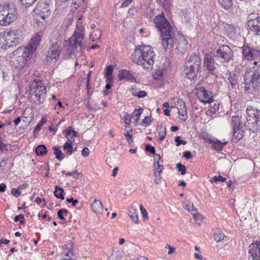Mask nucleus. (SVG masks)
<instances>
[{"instance_id":"obj_1","label":"nucleus","mask_w":260,"mask_h":260,"mask_svg":"<svg viewBox=\"0 0 260 260\" xmlns=\"http://www.w3.org/2000/svg\"><path fill=\"white\" fill-rule=\"evenodd\" d=\"M154 52L150 46H138L135 49L132 59L133 62L144 69H151L154 63Z\"/></svg>"},{"instance_id":"obj_2","label":"nucleus","mask_w":260,"mask_h":260,"mask_svg":"<svg viewBox=\"0 0 260 260\" xmlns=\"http://www.w3.org/2000/svg\"><path fill=\"white\" fill-rule=\"evenodd\" d=\"M156 27L160 33L163 47L166 50L174 47V42L171 35L172 31L169 22L163 14L156 16L154 19Z\"/></svg>"},{"instance_id":"obj_3","label":"nucleus","mask_w":260,"mask_h":260,"mask_svg":"<svg viewBox=\"0 0 260 260\" xmlns=\"http://www.w3.org/2000/svg\"><path fill=\"white\" fill-rule=\"evenodd\" d=\"M246 129L253 132L260 130V110L248 106L246 108Z\"/></svg>"},{"instance_id":"obj_4","label":"nucleus","mask_w":260,"mask_h":260,"mask_svg":"<svg viewBox=\"0 0 260 260\" xmlns=\"http://www.w3.org/2000/svg\"><path fill=\"white\" fill-rule=\"evenodd\" d=\"M201 69V59L199 54L192 53L185 63L184 70L186 76L189 79H193Z\"/></svg>"},{"instance_id":"obj_5","label":"nucleus","mask_w":260,"mask_h":260,"mask_svg":"<svg viewBox=\"0 0 260 260\" xmlns=\"http://www.w3.org/2000/svg\"><path fill=\"white\" fill-rule=\"evenodd\" d=\"M29 50L24 47H19L13 51L11 57V62L15 68L21 69L26 64L27 58L31 54Z\"/></svg>"},{"instance_id":"obj_6","label":"nucleus","mask_w":260,"mask_h":260,"mask_svg":"<svg viewBox=\"0 0 260 260\" xmlns=\"http://www.w3.org/2000/svg\"><path fill=\"white\" fill-rule=\"evenodd\" d=\"M17 13V10L13 6L0 5V25H6L14 22Z\"/></svg>"},{"instance_id":"obj_7","label":"nucleus","mask_w":260,"mask_h":260,"mask_svg":"<svg viewBox=\"0 0 260 260\" xmlns=\"http://www.w3.org/2000/svg\"><path fill=\"white\" fill-rule=\"evenodd\" d=\"M231 126L233 131V137L232 141L236 142L242 139L246 126V122H244L242 117L239 116H233L232 118Z\"/></svg>"},{"instance_id":"obj_8","label":"nucleus","mask_w":260,"mask_h":260,"mask_svg":"<svg viewBox=\"0 0 260 260\" xmlns=\"http://www.w3.org/2000/svg\"><path fill=\"white\" fill-rule=\"evenodd\" d=\"M28 91L30 95H35L39 104L43 103L45 99L47 90L42 81L35 79L29 83Z\"/></svg>"},{"instance_id":"obj_9","label":"nucleus","mask_w":260,"mask_h":260,"mask_svg":"<svg viewBox=\"0 0 260 260\" xmlns=\"http://www.w3.org/2000/svg\"><path fill=\"white\" fill-rule=\"evenodd\" d=\"M18 35L14 30H7L0 34V48L7 49L16 46L19 43Z\"/></svg>"},{"instance_id":"obj_10","label":"nucleus","mask_w":260,"mask_h":260,"mask_svg":"<svg viewBox=\"0 0 260 260\" xmlns=\"http://www.w3.org/2000/svg\"><path fill=\"white\" fill-rule=\"evenodd\" d=\"M254 66L252 69L253 72L250 79L249 78V73L246 72L244 75L245 84L249 85L254 90H258L260 89V63L258 61L253 62Z\"/></svg>"},{"instance_id":"obj_11","label":"nucleus","mask_w":260,"mask_h":260,"mask_svg":"<svg viewBox=\"0 0 260 260\" xmlns=\"http://www.w3.org/2000/svg\"><path fill=\"white\" fill-rule=\"evenodd\" d=\"M34 13L35 16L40 17L44 20L50 14V1L40 0L34 10Z\"/></svg>"},{"instance_id":"obj_12","label":"nucleus","mask_w":260,"mask_h":260,"mask_svg":"<svg viewBox=\"0 0 260 260\" xmlns=\"http://www.w3.org/2000/svg\"><path fill=\"white\" fill-rule=\"evenodd\" d=\"M243 59L251 60L254 57L260 56V50L250 47L248 45H244L242 49Z\"/></svg>"},{"instance_id":"obj_13","label":"nucleus","mask_w":260,"mask_h":260,"mask_svg":"<svg viewBox=\"0 0 260 260\" xmlns=\"http://www.w3.org/2000/svg\"><path fill=\"white\" fill-rule=\"evenodd\" d=\"M213 55L217 60L221 62H226L228 61V46L223 45L219 47L214 52Z\"/></svg>"},{"instance_id":"obj_14","label":"nucleus","mask_w":260,"mask_h":260,"mask_svg":"<svg viewBox=\"0 0 260 260\" xmlns=\"http://www.w3.org/2000/svg\"><path fill=\"white\" fill-rule=\"evenodd\" d=\"M61 51V48L58 45L57 43L56 42H52L48 52L47 61H49V58L56 59L59 57Z\"/></svg>"},{"instance_id":"obj_15","label":"nucleus","mask_w":260,"mask_h":260,"mask_svg":"<svg viewBox=\"0 0 260 260\" xmlns=\"http://www.w3.org/2000/svg\"><path fill=\"white\" fill-rule=\"evenodd\" d=\"M204 67L207 71V73L216 75L214 59L211 56L208 54H206L204 58Z\"/></svg>"},{"instance_id":"obj_16","label":"nucleus","mask_w":260,"mask_h":260,"mask_svg":"<svg viewBox=\"0 0 260 260\" xmlns=\"http://www.w3.org/2000/svg\"><path fill=\"white\" fill-rule=\"evenodd\" d=\"M197 96L200 101L204 103H210L213 101L212 96L209 95L203 87L199 88L197 92Z\"/></svg>"},{"instance_id":"obj_17","label":"nucleus","mask_w":260,"mask_h":260,"mask_svg":"<svg viewBox=\"0 0 260 260\" xmlns=\"http://www.w3.org/2000/svg\"><path fill=\"white\" fill-rule=\"evenodd\" d=\"M249 253L253 260H260V242H256L250 245Z\"/></svg>"},{"instance_id":"obj_18","label":"nucleus","mask_w":260,"mask_h":260,"mask_svg":"<svg viewBox=\"0 0 260 260\" xmlns=\"http://www.w3.org/2000/svg\"><path fill=\"white\" fill-rule=\"evenodd\" d=\"M78 47L80 48V50L81 49V46L80 45H77L76 43H74L73 41H71V39H70L66 46L67 53L64 55L63 58L66 59L70 58L72 53L76 50H77Z\"/></svg>"},{"instance_id":"obj_19","label":"nucleus","mask_w":260,"mask_h":260,"mask_svg":"<svg viewBox=\"0 0 260 260\" xmlns=\"http://www.w3.org/2000/svg\"><path fill=\"white\" fill-rule=\"evenodd\" d=\"M41 37L39 35L34 36L29 42V45L28 47H26L29 50L30 54H32L36 50L37 46L40 44Z\"/></svg>"},{"instance_id":"obj_20","label":"nucleus","mask_w":260,"mask_h":260,"mask_svg":"<svg viewBox=\"0 0 260 260\" xmlns=\"http://www.w3.org/2000/svg\"><path fill=\"white\" fill-rule=\"evenodd\" d=\"M66 138L68 139V141L73 142L75 139L74 137H78V133L77 132L73 130L72 126H69L65 131L63 132Z\"/></svg>"},{"instance_id":"obj_21","label":"nucleus","mask_w":260,"mask_h":260,"mask_svg":"<svg viewBox=\"0 0 260 260\" xmlns=\"http://www.w3.org/2000/svg\"><path fill=\"white\" fill-rule=\"evenodd\" d=\"M240 75V74L239 71H235L233 72H230V77H229V80H230L233 88L238 87V82Z\"/></svg>"},{"instance_id":"obj_22","label":"nucleus","mask_w":260,"mask_h":260,"mask_svg":"<svg viewBox=\"0 0 260 260\" xmlns=\"http://www.w3.org/2000/svg\"><path fill=\"white\" fill-rule=\"evenodd\" d=\"M92 211L95 213L100 214L103 211V205L102 203L96 199H95L91 205Z\"/></svg>"},{"instance_id":"obj_23","label":"nucleus","mask_w":260,"mask_h":260,"mask_svg":"<svg viewBox=\"0 0 260 260\" xmlns=\"http://www.w3.org/2000/svg\"><path fill=\"white\" fill-rule=\"evenodd\" d=\"M83 34L81 32L75 31L74 35L70 38L71 41H73L74 43H77V45H82V41L83 39Z\"/></svg>"},{"instance_id":"obj_24","label":"nucleus","mask_w":260,"mask_h":260,"mask_svg":"<svg viewBox=\"0 0 260 260\" xmlns=\"http://www.w3.org/2000/svg\"><path fill=\"white\" fill-rule=\"evenodd\" d=\"M118 77L119 80H122L124 79L133 80L135 79L134 76L128 71L126 70L120 71L118 75Z\"/></svg>"},{"instance_id":"obj_25","label":"nucleus","mask_w":260,"mask_h":260,"mask_svg":"<svg viewBox=\"0 0 260 260\" xmlns=\"http://www.w3.org/2000/svg\"><path fill=\"white\" fill-rule=\"evenodd\" d=\"M182 106V107L180 108L178 110V114L180 117L181 119L183 121H185L187 118V108L184 102H183L182 105H181L180 106L181 107Z\"/></svg>"},{"instance_id":"obj_26","label":"nucleus","mask_w":260,"mask_h":260,"mask_svg":"<svg viewBox=\"0 0 260 260\" xmlns=\"http://www.w3.org/2000/svg\"><path fill=\"white\" fill-rule=\"evenodd\" d=\"M157 130L158 132V139L160 141H163L166 136V128L165 126L162 124H160L157 127Z\"/></svg>"},{"instance_id":"obj_27","label":"nucleus","mask_w":260,"mask_h":260,"mask_svg":"<svg viewBox=\"0 0 260 260\" xmlns=\"http://www.w3.org/2000/svg\"><path fill=\"white\" fill-rule=\"evenodd\" d=\"M55 190L54 191V196L58 199L63 200L64 199L63 193L64 190L63 188L60 187L57 185L55 186Z\"/></svg>"},{"instance_id":"obj_28","label":"nucleus","mask_w":260,"mask_h":260,"mask_svg":"<svg viewBox=\"0 0 260 260\" xmlns=\"http://www.w3.org/2000/svg\"><path fill=\"white\" fill-rule=\"evenodd\" d=\"M35 151L38 156H44L47 153V149L44 145H40L36 147Z\"/></svg>"},{"instance_id":"obj_29","label":"nucleus","mask_w":260,"mask_h":260,"mask_svg":"<svg viewBox=\"0 0 260 260\" xmlns=\"http://www.w3.org/2000/svg\"><path fill=\"white\" fill-rule=\"evenodd\" d=\"M225 235L219 229L216 230L213 233V238L217 242L224 239Z\"/></svg>"},{"instance_id":"obj_30","label":"nucleus","mask_w":260,"mask_h":260,"mask_svg":"<svg viewBox=\"0 0 260 260\" xmlns=\"http://www.w3.org/2000/svg\"><path fill=\"white\" fill-rule=\"evenodd\" d=\"M252 22H247L248 26L250 30L254 32V34L257 36H260V25L252 24Z\"/></svg>"},{"instance_id":"obj_31","label":"nucleus","mask_w":260,"mask_h":260,"mask_svg":"<svg viewBox=\"0 0 260 260\" xmlns=\"http://www.w3.org/2000/svg\"><path fill=\"white\" fill-rule=\"evenodd\" d=\"M128 215L129 218L132 219V221L135 222V223L138 222V214L136 212V209L132 207L128 210Z\"/></svg>"},{"instance_id":"obj_32","label":"nucleus","mask_w":260,"mask_h":260,"mask_svg":"<svg viewBox=\"0 0 260 260\" xmlns=\"http://www.w3.org/2000/svg\"><path fill=\"white\" fill-rule=\"evenodd\" d=\"M226 142L221 143L220 141L217 140L216 141H213L212 144V148L213 149L220 151L222 150L223 146L225 145Z\"/></svg>"},{"instance_id":"obj_33","label":"nucleus","mask_w":260,"mask_h":260,"mask_svg":"<svg viewBox=\"0 0 260 260\" xmlns=\"http://www.w3.org/2000/svg\"><path fill=\"white\" fill-rule=\"evenodd\" d=\"M102 35L101 31L99 29H96L93 30L90 35L91 40L93 42L98 41L100 40Z\"/></svg>"},{"instance_id":"obj_34","label":"nucleus","mask_w":260,"mask_h":260,"mask_svg":"<svg viewBox=\"0 0 260 260\" xmlns=\"http://www.w3.org/2000/svg\"><path fill=\"white\" fill-rule=\"evenodd\" d=\"M239 30L238 28H236L233 25H229V38L233 39L236 37V32Z\"/></svg>"},{"instance_id":"obj_35","label":"nucleus","mask_w":260,"mask_h":260,"mask_svg":"<svg viewBox=\"0 0 260 260\" xmlns=\"http://www.w3.org/2000/svg\"><path fill=\"white\" fill-rule=\"evenodd\" d=\"M52 149L53 150V153L56 156V158L58 160H61L64 158V155L61 151V150L59 149L58 147L54 146L52 148Z\"/></svg>"},{"instance_id":"obj_36","label":"nucleus","mask_w":260,"mask_h":260,"mask_svg":"<svg viewBox=\"0 0 260 260\" xmlns=\"http://www.w3.org/2000/svg\"><path fill=\"white\" fill-rule=\"evenodd\" d=\"M143 111V109L142 108H140L138 110L135 109L134 111L133 114V116L135 117V125H137L138 123V121L139 120L140 115L142 113Z\"/></svg>"},{"instance_id":"obj_37","label":"nucleus","mask_w":260,"mask_h":260,"mask_svg":"<svg viewBox=\"0 0 260 260\" xmlns=\"http://www.w3.org/2000/svg\"><path fill=\"white\" fill-rule=\"evenodd\" d=\"M179 46H182L183 49H184L188 45V41L186 38L183 35H180L179 38Z\"/></svg>"},{"instance_id":"obj_38","label":"nucleus","mask_w":260,"mask_h":260,"mask_svg":"<svg viewBox=\"0 0 260 260\" xmlns=\"http://www.w3.org/2000/svg\"><path fill=\"white\" fill-rule=\"evenodd\" d=\"M65 253V254L63 255V258L66 260H73V257L74 256L75 254L73 251V249H72L71 250H68Z\"/></svg>"},{"instance_id":"obj_39","label":"nucleus","mask_w":260,"mask_h":260,"mask_svg":"<svg viewBox=\"0 0 260 260\" xmlns=\"http://www.w3.org/2000/svg\"><path fill=\"white\" fill-rule=\"evenodd\" d=\"M74 246V243L72 241L69 240L67 241L66 243L62 246V249L63 251H66L68 250H71L72 249H73Z\"/></svg>"},{"instance_id":"obj_40","label":"nucleus","mask_w":260,"mask_h":260,"mask_svg":"<svg viewBox=\"0 0 260 260\" xmlns=\"http://www.w3.org/2000/svg\"><path fill=\"white\" fill-rule=\"evenodd\" d=\"M113 68L112 66H108L105 70V76L106 77V79H112L111 75L113 73Z\"/></svg>"},{"instance_id":"obj_41","label":"nucleus","mask_w":260,"mask_h":260,"mask_svg":"<svg viewBox=\"0 0 260 260\" xmlns=\"http://www.w3.org/2000/svg\"><path fill=\"white\" fill-rule=\"evenodd\" d=\"M68 212V210L65 209H61L59 210L57 212L58 218L61 220L64 219V216H66L67 215Z\"/></svg>"},{"instance_id":"obj_42","label":"nucleus","mask_w":260,"mask_h":260,"mask_svg":"<svg viewBox=\"0 0 260 260\" xmlns=\"http://www.w3.org/2000/svg\"><path fill=\"white\" fill-rule=\"evenodd\" d=\"M132 129H131L129 131H126L124 133V135L125 137L126 140L127 141L128 143L130 144H131V143L133 142V140L132 139L133 135L132 134Z\"/></svg>"},{"instance_id":"obj_43","label":"nucleus","mask_w":260,"mask_h":260,"mask_svg":"<svg viewBox=\"0 0 260 260\" xmlns=\"http://www.w3.org/2000/svg\"><path fill=\"white\" fill-rule=\"evenodd\" d=\"M193 219L196 221V223L198 224H201L202 222L203 216L200 214L196 213H192Z\"/></svg>"},{"instance_id":"obj_44","label":"nucleus","mask_w":260,"mask_h":260,"mask_svg":"<svg viewBox=\"0 0 260 260\" xmlns=\"http://www.w3.org/2000/svg\"><path fill=\"white\" fill-rule=\"evenodd\" d=\"M161 3L165 11L168 12L170 10L172 6L171 0H162Z\"/></svg>"},{"instance_id":"obj_45","label":"nucleus","mask_w":260,"mask_h":260,"mask_svg":"<svg viewBox=\"0 0 260 260\" xmlns=\"http://www.w3.org/2000/svg\"><path fill=\"white\" fill-rule=\"evenodd\" d=\"M46 121L47 120L45 117L42 118L39 123L36 125L34 132L35 133H37L40 131L41 127L46 122Z\"/></svg>"},{"instance_id":"obj_46","label":"nucleus","mask_w":260,"mask_h":260,"mask_svg":"<svg viewBox=\"0 0 260 260\" xmlns=\"http://www.w3.org/2000/svg\"><path fill=\"white\" fill-rule=\"evenodd\" d=\"M184 209L187 210L188 212H190L191 213L192 212L196 213L197 211V209L196 207H194L192 203H189L188 204H186L184 207Z\"/></svg>"},{"instance_id":"obj_47","label":"nucleus","mask_w":260,"mask_h":260,"mask_svg":"<svg viewBox=\"0 0 260 260\" xmlns=\"http://www.w3.org/2000/svg\"><path fill=\"white\" fill-rule=\"evenodd\" d=\"M123 120L126 124V126H128L129 125L131 120L132 119V116L128 114V113H125L124 116H123Z\"/></svg>"},{"instance_id":"obj_48","label":"nucleus","mask_w":260,"mask_h":260,"mask_svg":"<svg viewBox=\"0 0 260 260\" xmlns=\"http://www.w3.org/2000/svg\"><path fill=\"white\" fill-rule=\"evenodd\" d=\"M37 0H19L21 4L25 7H28L32 5Z\"/></svg>"},{"instance_id":"obj_49","label":"nucleus","mask_w":260,"mask_h":260,"mask_svg":"<svg viewBox=\"0 0 260 260\" xmlns=\"http://www.w3.org/2000/svg\"><path fill=\"white\" fill-rule=\"evenodd\" d=\"M176 168L178 169V171L180 172L181 175H183L186 173V168L185 166L183 165L181 163L177 164Z\"/></svg>"},{"instance_id":"obj_50","label":"nucleus","mask_w":260,"mask_h":260,"mask_svg":"<svg viewBox=\"0 0 260 260\" xmlns=\"http://www.w3.org/2000/svg\"><path fill=\"white\" fill-rule=\"evenodd\" d=\"M8 150V145L4 143L3 139L0 137V151L3 152Z\"/></svg>"},{"instance_id":"obj_51","label":"nucleus","mask_w":260,"mask_h":260,"mask_svg":"<svg viewBox=\"0 0 260 260\" xmlns=\"http://www.w3.org/2000/svg\"><path fill=\"white\" fill-rule=\"evenodd\" d=\"M153 165H154V172L161 173L164 169L163 165L159 164V163L155 164Z\"/></svg>"},{"instance_id":"obj_52","label":"nucleus","mask_w":260,"mask_h":260,"mask_svg":"<svg viewBox=\"0 0 260 260\" xmlns=\"http://www.w3.org/2000/svg\"><path fill=\"white\" fill-rule=\"evenodd\" d=\"M202 138L205 141L208 142L210 144H212L213 141L211 139V136L207 133H203L202 134Z\"/></svg>"},{"instance_id":"obj_53","label":"nucleus","mask_w":260,"mask_h":260,"mask_svg":"<svg viewBox=\"0 0 260 260\" xmlns=\"http://www.w3.org/2000/svg\"><path fill=\"white\" fill-rule=\"evenodd\" d=\"M24 218V216L23 214H19L15 217L14 221L15 222L19 221L20 223L23 224L24 223V220H23Z\"/></svg>"},{"instance_id":"obj_54","label":"nucleus","mask_w":260,"mask_h":260,"mask_svg":"<svg viewBox=\"0 0 260 260\" xmlns=\"http://www.w3.org/2000/svg\"><path fill=\"white\" fill-rule=\"evenodd\" d=\"M181 137L179 136H177L175 139V141L176 143V146H179L180 145H185L187 142L185 141L182 140L180 139Z\"/></svg>"},{"instance_id":"obj_55","label":"nucleus","mask_w":260,"mask_h":260,"mask_svg":"<svg viewBox=\"0 0 260 260\" xmlns=\"http://www.w3.org/2000/svg\"><path fill=\"white\" fill-rule=\"evenodd\" d=\"M145 150L147 152H149L152 154H155V148L153 146H152L149 144L146 145Z\"/></svg>"},{"instance_id":"obj_56","label":"nucleus","mask_w":260,"mask_h":260,"mask_svg":"<svg viewBox=\"0 0 260 260\" xmlns=\"http://www.w3.org/2000/svg\"><path fill=\"white\" fill-rule=\"evenodd\" d=\"M140 208L141 210V214L142 215V217L145 219H147L148 218L147 212L146 211V210L143 207V205L142 204H140Z\"/></svg>"},{"instance_id":"obj_57","label":"nucleus","mask_w":260,"mask_h":260,"mask_svg":"<svg viewBox=\"0 0 260 260\" xmlns=\"http://www.w3.org/2000/svg\"><path fill=\"white\" fill-rule=\"evenodd\" d=\"M66 174L67 176H72L74 178H77L79 175H81V173H78L77 170H76L72 172H67L66 173Z\"/></svg>"},{"instance_id":"obj_58","label":"nucleus","mask_w":260,"mask_h":260,"mask_svg":"<svg viewBox=\"0 0 260 260\" xmlns=\"http://www.w3.org/2000/svg\"><path fill=\"white\" fill-rule=\"evenodd\" d=\"M162 72L160 70L156 71L153 74V78L156 79H160L162 77Z\"/></svg>"},{"instance_id":"obj_59","label":"nucleus","mask_w":260,"mask_h":260,"mask_svg":"<svg viewBox=\"0 0 260 260\" xmlns=\"http://www.w3.org/2000/svg\"><path fill=\"white\" fill-rule=\"evenodd\" d=\"M151 123V117L150 116H145L144 119L142 121V124L144 126H147L150 124Z\"/></svg>"},{"instance_id":"obj_60","label":"nucleus","mask_w":260,"mask_h":260,"mask_svg":"<svg viewBox=\"0 0 260 260\" xmlns=\"http://www.w3.org/2000/svg\"><path fill=\"white\" fill-rule=\"evenodd\" d=\"M160 174L161 173L154 172V175L155 177L154 181L155 183V184H158L159 183L160 180L161 179V177Z\"/></svg>"},{"instance_id":"obj_61","label":"nucleus","mask_w":260,"mask_h":260,"mask_svg":"<svg viewBox=\"0 0 260 260\" xmlns=\"http://www.w3.org/2000/svg\"><path fill=\"white\" fill-rule=\"evenodd\" d=\"M213 180L216 182L218 181H221L222 182H224L226 180V178L225 177H223L222 176L219 175L218 176H214L213 177Z\"/></svg>"},{"instance_id":"obj_62","label":"nucleus","mask_w":260,"mask_h":260,"mask_svg":"<svg viewBox=\"0 0 260 260\" xmlns=\"http://www.w3.org/2000/svg\"><path fill=\"white\" fill-rule=\"evenodd\" d=\"M165 248L169 249V251L168 252V254H169V255L173 254L176 250L175 247L171 246L169 244H167L165 246Z\"/></svg>"},{"instance_id":"obj_63","label":"nucleus","mask_w":260,"mask_h":260,"mask_svg":"<svg viewBox=\"0 0 260 260\" xmlns=\"http://www.w3.org/2000/svg\"><path fill=\"white\" fill-rule=\"evenodd\" d=\"M220 5L224 9H228V0H218Z\"/></svg>"},{"instance_id":"obj_64","label":"nucleus","mask_w":260,"mask_h":260,"mask_svg":"<svg viewBox=\"0 0 260 260\" xmlns=\"http://www.w3.org/2000/svg\"><path fill=\"white\" fill-rule=\"evenodd\" d=\"M248 22H253L252 24H254L256 25H260V17H257L255 19H250Z\"/></svg>"}]
</instances>
